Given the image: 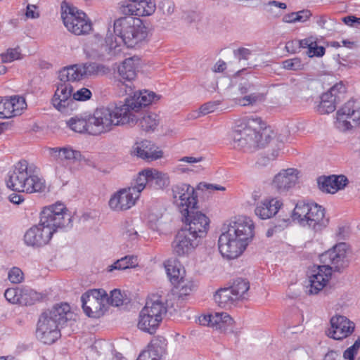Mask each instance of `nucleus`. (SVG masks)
<instances>
[{
  "label": "nucleus",
  "instance_id": "f257e3e1",
  "mask_svg": "<svg viewBox=\"0 0 360 360\" xmlns=\"http://www.w3.org/2000/svg\"><path fill=\"white\" fill-rule=\"evenodd\" d=\"M114 33L116 37L111 34H107L105 37V46H102L100 51L86 49L87 56L95 60H104L105 54L103 49L109 51L115 50L121 42H123L127 47H134L139 42L145 39L147 32L142 21L137 18L127 16L120 18L114 22Z\"/></svg>",
  "mask_w": 360,
  "mask_h": 360
},
{
  "label": "nucleus",
  "instance_id": "f03ea898",
  "mask_svg": "<svg viewBox=\"0 0 360 360\" xmlns=\"http://www.w3.org/2000/svg\"><path fill=\"white\" fill-rule=\"evenodd\" d=\"M254 223L245 216L232 220L218 240L219 250L224 257L229 259L239 257L246 249L254 236Z\"/></svg>",
  "mask_w": 360,
  "mask_h": 360
},
{
  "label": "nucleus",
  "instance_id": "7ed1b4c3",
  "mask_svg": "<svg viewBox=\"0 0 360 360\" xmlns=\"http://www.w3.org/2000/svg\"><path fill=\"white\" fill-rule=\"evenodd\" d=\"M73 316L68 303L54 305L39 316L37 324V338L44 344H53L61 335L60 328L70 321Z\"/></svg>",
  "mask_w": 360,
  "mask_h": 360
},
{
  "label": "nucleus",
  "instance_id": "20e7f679",
  "mask_svg": "<svg viewBox=\"0 0 360 360\" xmlns=\"http://www.w3.org/2000/svg\"><path fill=\"white\" fill-rule=\"evenodd\" d=\"M6 186L13 191L27 193L41 192L45 187L37 176V167L25 160L19 161L8 172Z\"/></svg>",
  "mask_w": 360,
  "mask_h": 360
},
{
  "label": "nucleus",
  "instance_id": "39448f33",
  "mask_svg": "<svg viewBox=\"0 0 360 360\" xmlns=\"http://www.w3.org/2000/svg\"><path fill=\"white\" fill-rule=\"evenodd\" d=\"M128 108L126 105H116L113 108H102L96 109L93 115H89L91 135L96 136L109 131L112 126L129 123L127 116Z\"/></svg>",
  "mask_w": 360,
  "mask_h": 360
},
{
  "label": "nucleus",
  "instance_id": "423d86ee",
  "mask_svg": "<svg viewBox=\"0 0 360 360\" xmlns=\"http://www.w3.org/2000/svg\"><path fill=\"white\" fill-rule=\"evenodd\" d=\"M292 218L301 226L316 232L322 231L329 223V219L325 216V209L314 202L299 201L293 210Z\"/></svg>",
  "mask_w": 360,
  "mask_h": 360
},
{
  "label": "nucleus",
  "instance_id": "0eeeda50",
  "mask_svg": "<svg viewBox=\"0 0 360 360\" xmlns=\"http://www.w3.org/2000/svg\"><path fill=\"white\" fill-rule=\"evenodd\" d=\"M261 122V119L258 117L249 119L245 127L235 129L231 133L233 148L246 150L263 146L262 134L253 127L254 124H260Z\"/></svg>",
  "mask_w": 360,
  "mask_h": 360
},
{
  "label": "nucleus",
  "instance_id": "6e6552de",
  "mask_svg": "<svg viewBox=\"0 0 360 360\" xmlns=\"http://www.w3.org/2000/svg\"><path fill=\"white\" fill-rule=\"evenodd\" d=\"M61 18L68 30L75 35H86L92 30L90 19L76 7L62 6Z\"/></svg>",
  "mask_w": 360,
  "mask_h": 360
},
{
  "label": "nucleus",
  "instance_id": "1a4fd4ad",
  "mask_svg": "<svg viewBox=\"0 0 360 360\" xmlns=\"http://www.w3.org/2000/svg\"><path fill=\"white\" fill-rule=\"evenodd\" d=\"M109 71V68L103 64L86 63L63 68L60 70V77L63 81H79L84 77L103 75Z\"/></svg>",
  "mask_w": 360,
  "mask_h": 360
},
{
  "label": "nucleus",
  "instance_id": "9d476101",
  "mask_svg": "<svg viewBox=\"0 0 360 360\" xmlns=\"http://www.w3.org/2000/svg\"><path fill=\"white\" fill-rule=\"evenodd\" d=\"M335 127L345 131L360 125V101L350 99L336 113Z\"/></svg>",
  "mask_w": 360,
  "mask_h": 360
},
{
  "label": "nucleus",
  "instance_id": "9b49d317",
  "mask_svg": "<svg viewBox=\"0 0 360 360\" xmlns=\"http://www.w3.org/2000/svg\"><path fill=\"white\" fill-rule=\"evenodd\" d=\"M173 203L182 214L196 208L198 195L193 186L187 184H179L172 188Z\"/></svg>",
  "mask_w": 360,
  "mask_h": 360
},
{
  "label": "nucleus",
  "instance_id": "f8f14e48",
  "mask_svg": "<svg viewBox=\"0 0 360 360\" xmlns=\"http://www.w3.org/2000/svg\"><path fill=\"white\" fill-rule=\"evenodd\" d=\"M349 245L345 243H340L331 249L320 255V260L323 265H328L331 271L342 272L349 264Z\"/></svg>",
  "mask_w": 360,
  "mask_h": 360
},
{
  "label": "nucleus",
  "instance_id": "ddd939ff",
  "mask_svg": "<svg viewBox=\"0 0 360 360\" xmlns=\"http://www.w3.org/2000/svg\"><path fill=\"white\" fill-rule=\"evenodd\" d=\"M108 300L105 290L93 289L84 293L81 297L84 313L91 318H99L103 314V309Z\"/></svg>",
  "mask_w": 360,
  "mask_h": 360
},
{
  "label": "nucleus",
  "instance_id": "4468645a",
  "mask_svg": "<svg viewBox=\"0 0 360 360\" xmlns=\"http://www.w3.org/2000/svg\"><path fill=\"white\" fill-rule=\"evenodd\" d=\"M57 231L40 217L38 224L30 227L24 235L25 243L33 248H40L48 244L53 233Z\"/></svg>",
  "mask_w": 360,
  "mask_h": 360
},
{
  "label": "nucleus",
  "instance_id": "2eb2a0df",
  "mask_svg": "<svg viewBox=\"0 0 360 360\" xmlns=\"http://www.w3.org/2000/svg\"><path fill=\"white\" fill-rule=\"evenodd\" d=\"M138 59L134 57L126 58L117 68V75L115 76V84L122 90V94L132 93L131 82L136 77Z\"/></svg>",
  "mask_w": 360,
  "mask_h": 360
},
{
  "label": "nucleus",
  "instance_id": "dca6fc26",
  "mask_svg": "<svg viewBox=\"0 0 360 360\" xmlns=\"http://www.w3.org/2000/svg\"><path fill=\"white\" fill-rule=\"evenodd\" d=\"M40 217L57 231L59 229L72 227L71 217L63 203H56L45 207L41 211Z\"/></svg>",
  "mask_w": 360,
  "mask_h": 360
},
{
  "label": "nucleus",
  "instance_id": "f3484780",
  "mask_svg": "<svg viewBox=\"0 0 360 360\" xmlns=\"http://www.w3.org/2000/svg\"><path fill=\"white\" fill-rule=\"evenodd\" d=\"M182 217L188 226V229H184V231L191 233V235L199 240L206 236L210 219L204 213L197 210V207L188 211V214H182Z\"/></svg>",
  "mask_w": 360,
  "mask_h": 360
},
{
  "label": "nucleus",
  "instance_id": "a211bd4d",
  "mask_svg": "<svg viewBox=\"0 0 360 360\" xmlns=\"http://www.w3.org/2000/svg\"><path fill=\"white\" fill-rule=\"evenodd\" d=\"M59 82L52 99L53 106L63 113H68L72 110L74 99H72L73 87L70 84L72 81L62 80L58 73Z\"/></svg>",
  "mask_w": 360,
  "mask_h": 360
},
{
  "label": "nucleus",
  "instance_id": "6ab92c4d",
  "mask_svg": "<svg viewBox=\"0 0 360 360\" xmlns=\"http://www.w3.org/2000/svg\"><path fill=\"white\" fill-rule=\"evenodd\" d=\"M330 328L327 335L335 340H342L349 336L354 330L355 324L346 316L337 315L330 319Z\"/></svg>",
  "mask_w": 360,
  "mask_h": 360
},
{
  "label": "nucleus",
  "instance_id": "aec40b11",
  "mask_svg": "<svg viewBox=\"0 0 360 360\" xmlns=\"http://www.w3.org/2000/svg\"><path fill=\"white\" fill-rule=\"evenodd\" d=\"M332 275L331 268L328 265H321L313 270L309 276V283L306 286V292L309 295H316L321 291L328 282Z\"/></svg>",
  "mask_w": 360,
  "mask_h": 360
},
{
  "label": "nucleus",
  "instance_id": "412c9836",
  "mask_svg": "<svg viewBox=\"0 0 360 360\" xmlns=\"http://www.w3.org/2000/svg\"><path fill=\"white\" fill-rule=\"evenodd\" d=\"M200 240L187 231L181 230L176 235L172 242L173 252L179 257L188 255L199 244Z\"/></svg>",
  "mask_w": 360,
  "mask_h": 360
},
{
  "label": "nucleus",
  "instance_id": "4be33fe9",
  "mask_svg": "<svg viewBox=\"0 0 360 360\" xmlns=\"http://www.w3.org/2000/svg\"><path fill=\"white\" fill-rule=\"evenodd\" d=\"M160 97L154 92L148 90L136 91L129 98L126 99L124 104L128 108L127 116L129 121H133L131 110L138 111L141 108L146 107L151 104L155 100H158Z\"/></svg>",
  "mask_w": 360,
  "mask_h": 360
},
{
  "label": "nucleus",
  "instance_id": "5701e85b",
  "mask_svg": "<svg viewBox=\"0 0 360 360\" xmlns=\"http://www.w3.org/2000/svg\"><path fill=\"white\" fill-rule=\"evenodd\" d=\"M127 4H123L120 9L124 15L148 16L152 15L155 9L156 4L153 0H129Z\"/></svg>",
  "mask_w": 360,
  "mask_h": 360
},
{
  "label": "nucleus",
  "instance_id": "b1692460",
  "mask_svg": "<svg viewBox=\"0 0 360 360\" xmlns=\"http://www.w3.org/2000/svg\"><path fill=\"white\" fill-rule=\"evenodd\" d=\"M139 195H135L129 188L120 189L114 193L110 200L109 206L114 211H123L135 205Z\"/></svg>",
  "mask_w": 360,
  "mask_h": 360
},
{
  "label": "nucleus",
  "instance_id": "393cba45",
  "mask_svg": "<svg viewBox=\"0 0 360 360\" xmlns=\"http://www.w3.org/2000/svg\"><path fill=\"white\" fill-rule=\"evenodd\" d=\"M297 175L298 171L296 169H283L274 176L272 186L278 193L286 191L296 184Z\"/></svg>",
  "mask_w": 360,
  "mask_h": 360
},
{
  "label": "nucleus",
  "instance_id": "a878e982",
  "mask_svg": "<svg viewBox=\"0 0 360 360\" xmlns=\"http://www.w3.org/2000/svg\"><path fill=\"white\" fill-rule=\"evenodd\" d=\"M283 205V202L276 198H266L256 205L255 214L261 219H270L275 216Z\"/></svg>",
  "mask_w": 360,
  "mask_h": 360
},
{
  "label": "nucleus",
  "instance_id": "bb28decb",
  "mask_svg": "<svg viewBox=\"0 0 360 360\" xmlns=\"http://www.w3.org/2000/svg\"><path fill=\"white\" fill-rule=\"evenodd\" d=\"M48 151L51 160L58 163L81 161L82 158L81 153L70 146L49 148Z\"/></svg>",
  "mask_w": 360,
  "mask_h": 360
},
{
  "label": "nucleus",
  "instance_id": "cd10ccee",
  "mask_svg": "<svg viewBox=\"0 0 360 360\" xmlns=\"http://www.w3.org/2000/svg\"><path fill=\"white\" fill-rule=\"evenodd\" d=\"M319 188L323 192L335 193L343 189L348 183L347 178L344 175H332L321 176L317 179Z\"/></svg>",
  "mask_w": 360,
  "mask_h": 360
},
{
  "label": "nucleus",
  "instance_id": "c85d7f7f",
  "mask_svg": "<svg viewBox=\"0 0 360 360\" xmlns=\"http://www.w3.org/2000/svg\"><path fill=\"white\" fill-rule=\"evenodd\" d=\"M133 152L136 155L144 160H156L162 157V151L157 150L155 146L148 140L136 142L133 146Z\"/></svg>",
  "mask_w": 360,
  "mask_h": 360
},
{
  "label": "nucleus",
  "instance_id": "c756f323",
  "mask_svg": "<svg viewBox=\"0 0 360 360\" xmlns=\"http://www.w3.org/2000/svg\"><path fill=\"white\" fill-rule=\"evenodd\" d=\"M238 89L241 94L245 95L238 99V103L241 106L252 105L264 100V94L253 92L254 86L249 83L240 84Z\"/></svg>",
  "mask_w": 360,
  "mask_h": 360
},
{
  "label": "nucleus",
  "instance_id": "7c9ffc66",
  "mask_svg": "<svg viewBox=\"0 0 360 360\" xmlns=\"http://www.w3.org/2000/svg\"><path fill=\"white\" fill-rule=\"evenodd\" d=\"M211 326L224 333H233V319L226 312H216L211 316Z\"/></svg>",
  "mask_w": 360,
  "mask_h": 360
},
{
  "label": "nucleus",
  "instance_id": "2f4dec72",
  "mask_svg": "<svg viewBox=\"0 0 360 360\" xmlns=\"http://www.w3.org/2000/svg\"><path fill=\"white\" fill-rule=\"evenodd\" d=\"M141 311L154 316L155 321L160 320L162 321L163 315L166 314L167 308L160 297L154 295L147 300Z\"/></svg>",
  "mask_w": 360,
  "mask_h": 360
},
{
  "label": "nucleus",
  "instance_id": "473e14b6",
  "mask_svg": "<svg viewBox=\"0 0 360 360\" xmlns=\"http://www.w3.org/2000/svg\"><path fill=\"white\" fill-rule=\"evenodd\" d=\"M165 270L171 283L174 285L181 281L185 275V270L176 260H167L165 263Z\"/></svg>",
  "mask_w": 360,
  "mask_h": 360
},
{
  "label": "nucleus",
  "instance_id": "72a5a7b5",
  "mask_svg": "<svg viewBox=\"0 0 360 360\" xmlns=\"http://www.w3.org/2000/svg\"><path fill=\"white\" fill-rule=\"evenodd\" d=\"M67 125L75 132L87 133L91 135L90 127L92 124L89 122V115L71 117L67 121Z\"/></svg>",
  "mask_w": 360,
  "mask_h": 360
},
{
  "label": "nucleus",
  "instance_id": "f704fd0d",
  "mask_svg": "<svg viewBox=\"0 0 360 360\" xmlns=\"http://www.w3.org/2000/svg\"><path fill=\"white\" fill-rule=\"evenodd\" d=\"M154 319H155L154 316L141 311L139 314V322L137 324L138 328L140 330L144 332H147L150 334L155 333L161 321H155Z\"/></svg>",
  "mask_w": 360,
  "mask_h": 360
},
{
  "label": "nucleus",
  "instance_id": "c9c22d12",
  "mask_svg": "<svg viewBox=\"0 0 360 360\" xmlns=\"http://www.w3.org/2000/svg\"><path fill=\"white\" fill-rule=\"evenodd\" d=\"M300 48H307V55L309 57H321L325 54V48L317 45V39L311 36L297 41Z\"/></svg>",
  "mask_w": 360,
  "mask_h": 360
},
{
  "label": "nucleus",
  "instance_id": "e433bc0d",
  "mask_svg": "<svg viewBox=\"0 0 360 360\" xmlns=\"http://www.w3.org/2000/svg\"><path fill=\"white\" fill-rule=\"evenodd\" d=\"M214 300L221 307H231L235 302L238 301L229 288L219 290L214 295Z\"/></svg>",
  "mask_w": 360,
  "mask_h": 360
},
{
  "label": "nucleus",
  "instance_id": "4c0bfd02",
  "mask_svg": "<svg viewBox=\"0 0 360 360\" xmlns=\"http://www.w3.org/2000/svg\"><path fill=\"white\" fill-rule=\"evenodd\" d=\"M152 174L150 169H144L140 172L129 187L135 195H139L148 186L149 187V175Z\"/></svg>",
  "mask_w": 360,
  "mask_h": 360
},
{
  "label": "nucleus",
  "instance_id": "58836bf2",
  "mask_svg": "<svg viewBox=\"0 0 360 360\" xmlns=\"http://www.w3.org/2000/svg\"><path fill=\"white\" fill-rule=\"evenodd\" d=\"M152 174L149 175V187L161 189L169 184V176L157 169H150Z\"/></svg>",
  "mask_w": 360,
  "mask_h": 360
},
{
  "label": "nucleus",
  "instance_id": "ea45409f",
  "mask_svg": "<svg viewBox=\"0 0 360 360\" xmlns=\"http://www.w3.org/2000/svg\"><path fill=\"white\" fill-rule=\"evenodd\" d=\"M138 258L135 255H127L120 259H117L112 265L108 267V271L113 270H124L130 268H135L138 266Z\"/></svg>",
  "mask_w": 360,
  "mask_h": 360
},
{
  "label": "nucleus",
  "instance_id": "a19ab883",
  "mask_svg": "<svg viewBox=\"0 0 360 360\" xmlns=\"http://www.w3.org/2000/svg\"><path fill=\"white\" fill-rule=\"evenodd\" d=\"M338 103L330 94L325 92L321 96V101L317 105L316 110L321 115L329 114L335 111Z\"/></svg>",
  "mask_w": 360,
  "mask_h": 360
},
{
  "label": "nucleus",
  "instance_id": "79ce46f5",
  "mask_svg": "<svg viewBox=\"0 0 360 360\" xmlns=\"http://www.w3.org/2000/svg\"><path fill=\"white\" fill-rule=\"evenodd\" d=\"M19 297L20 304L32 305L34 304L37 301L40 300L42 298V296L40 293L32 289L28 288H20Z\"/></svg>",
  "mask_w": 360,
  "mask_h": 360
},
{
  "label": "nucleus",
  "instance_id": "37998d69",
  "mask_svg": "<svg viewBox=\"0 0 360 360\" xmlns=\"http://www.w3.org/2000/svg\"><path fill=\"white\" fill-rule=\"evenodd\" d=\"M159 121V116L157 114L148 112L139 120V125L142 129L146 131H153L158 125Z\"/></svg>",
  "mask_w": 360,
  "mask_h": 360
},
{
  "label": "nucleus",
  "instance_id": "c03bdc74",
  "mask_svg": "<svg viewBox=\"0 0 360 360\" xmlns=\"http://www.w3.org/2000/svg\"><path fill=\"white\" fill-rule=\"evenodd\" d=\"M249 288V282L241 278L236 279L233 281V285L229 287V289L231 290L232 293H233L234 296H236L238 300L243 297Z\"/></svg>",
  "mask_w": 360,
  "mask_h": 360
},
{
  "label": "nucleus",
  "instance_id": "a18cd8bd",
  "mask_svg": "<svg viewBox=\"0 0 360 360\" xmlns=\"http://www.w3.org/2000/svg\"><path fill=\"white\" fill-rule=\"evenodd\" d=\"M12 97L0 101V117L10 118L13 117Z\"/></svg>",
  "mask_w": 360,
  "mask_h": 360
},
{
  "label": "nucleus",
  "instance_id": "49530a36",
  "mask_svg": "<svg viewBox=\"0 0 360 360\" xmlns=\"http://www.w3.org/2000/svg\"><path fill=\"white\" fill-rule=\"evenodd\" d=\"M174 287L179 290L180 296H186L194 290L195 285L192 281L186 280L184 278L181 279V281L176 283Z\"/></svg>",
  "mask_w": 360,
  "mask_h": 360
},
{
  "label": "nucleus",
  "instance_id": "de8ad7c7",
  "mask_svg": "<svg viewBox=\"0 0 360 360\" xmlns=\"http://www.w3.org/2000/svg\"><path fill=\"white\" fill-rule=\"evenodd\" d=\"M304 65L299 58L285 60L282 62V68L288 70L297 71L304 69Z\"/></svg>",
  "mask_w": 360,
  "mask_h": 360
},
{
  "label": "nucleus",
  "instance_id": "09e8293b",
  "mask_svg": "<svg viewBox=\"0 0 360 360\" xmlns=\"http://www.w3.org/2000/svg\"><path fill=\"white\" fill-rule=\"evenodd\" d=\"M328 94H330L333 98H335L338 103H339L342 96L346 92L345 86L342 82L336 83L333 85L328 91H326Z\"/></svg>",
  "mask_w": 360,
  "mask_h": 360
},
{
  "label": "nucleus",
  "instance_id": "8fccbe9b",
  "mask_svg": "<svg viewBox=\"0 0 360 360\" xmlns=\"http://www.w3.org/2000/svg\"><path fill=\"white\" fill-rule=\"evenodd\" d=\"M360 349V336L355 340L354 343L348 347L343 352V358L345 360H355V356Z\"/></svg>",
  "mask_w": 360,
  "mask_h": 360
},
{
  "label": "nucleus",
  "instance_id": "3c124183",
  "mask_svg": "<svg viewBox=\"0 0 360 360\" xmlns=\"http://www.w3.org/2000/svg\"><path fill=\"white\" fill-rule=\"evenodd\" d=\"M20 288H10L4 292V297L6 300L11 304H20Z\"/></svg>",
  "mask_w": 360,
  "mask_h": 360
},
{
  "label": "nucleus",
  "instance_id": "603ef678",
  "mask_svg": "<svg viewBox=\"0 0 360 360\" xmlns=\"http://www.w3.org/2000/svg\"><path fill=\"white\" fill-rule=\"evenodd\" d=\"M12 103L13 104V117L20 115L22 110L27 106L25 100L22 97L20 96H13Z\"/></svg>",
  "mask_w": 360,
  "mask_h": 360
},
{
  "label": "nucleus",
  "instance_id": "864d4df0",
  "mask_svg": "<svg viewBox=\"0 0 360 360\" xmlns=\"http://www.w3.org/2000/svg\"><path fill=\"white\" fill-rule=\"evenodd\" d=\"M8 278L12 283H20L24 279V274L18 267H13L8 271Z\"/></svg>",
  "mask_w": 360,
  "mask_h": 360
},
{
  "label": "nucleus",
  "instance_id": "5fc2aeb1",
  "mask_svg": "<svg viewBox=\"0 0 360 360\" xmlns=\"http://www.w3.org/2000/svg\"><path fill=\"white\" fill-rule=\"evenodd\" d=\"M111 305L119 307L123 304V295L120 290L115 289L110 292V297L107 300Z\"/></svg>",
  "mask_w": 360,
  "mask_h": 360
},
{
  "label": "nucleus",
  "instance_id": "6e6d98bb",
  "mask_svg": "<svg viewBox=\"0 0 360 360\" xmlns=\"http://www.w3.org/2000/svg\"><path fill=\"white\" fill-rule=\"evenodd\" d=\"M20 58V52L18 49H9L6 53L1 54V60L4 63H11Z\"/></svg>",
  "mask_w": 360,
  "mask_h": 360
},
{
  "label": "nucleus",
  "instance_id": "4d7b16f0",
  "mask_svg": "<svg viewBox=\"0 0 360 360\" xmlns=\"http://www.w3.org/2000/svg\"><path fill=\"white\" fill-rule=\"evenodd\" d=\"M91 96V92L89 89L86 88H82L81 89L77 91L75 93L72 94V99H74V104L75 103V101H86L89 99Z\"/></svg>",
  "mask_w": 360,
  "mask_h": 360
},
{
  "label": "nucleus",
  "instance_id": "13d9d810",
  "mask_svg": "<svg viewBox=\"0 0 360 360\" xmlns=\"http://www.w3.org/2000/svg\"><path fill=\"white\" fill-rule=\"evenodd\" d=\"M235 58L239 61L242 60H248L252 55V51L249 49L241 47L233 51Z\"/></svg>",
  "mask_w": 360,
  "mask_h": 360
},
{
  "label": "nucleus",
  "instance_id": "bf43d9fd",
  "mask_svg": "<svg viewBox=\"0 0 360 360\" xmlns=\"http://www.w3.org/2000/svg\"><path fill=\"white\" fill-rule=\"evenodd\" d=\"M219 105V101H210L202 105L200 108V113L202 115H207L215 110L217 107Z\"/></svg>",
  "mask_w": 360,
  "mask_h": 360
},
{
  "label": "nucleus",
  "instance_id": "052dcab7",
  "mask_svg": "<svg viewBox=\"0 0 360 360\" xmlns=\"http://www.w3.org/2000/svg\"><path fill=\"white\" fill-rule=\"evenodd\" d=\"M312 15L311 12L308 9H303L297 12H295L296 22H305Z\"/></svg>",
  "mask_w": 360,
  "mask_h": 360
},
{
  "label": "nucleus",
  "instance_id": "680f3d73",
  "mask_svg": "<svg viewBox=\"0 0 360 360\" xmlns=\"http://www.w3.org/2000/svg\"><path fill=\"white\" fill-rule=\"evenodd\" d=\"M136 360H160V357L153 349L142 352Z\"/></svg>",
  "mask_w": 360,
  "mask_h": 360
},
{
  "label": "nucleus",
  "instance_id": "e2e57ef3",
  "mask_svg": "<svg viewBox=\"0 0 360 360\" xmlns=\"http://www.w3.org/2000/svg\"><path fill=\"white\" fill-rule=\"evenodd\" d=\"M123 236L131 240H134L137 238L138 233L136 230L131 226H127L123 231Z\"/></svg>",
  "mask_w": 360,
  "mask_h": 360
},
{
  "label": "nucleus",
  "instance_id": "0e129e2a",
  "mask_svg": "<svg viewBox=\"0 0 360 360\" xmlns=\"http://www.w3.org/2000/svg\"><path fill=\"white\" fill-rule=\"evenodd\" d=\"M199 189H207V190H215V191H224L226 190L225 187L217 185V184H208V183H200L198 185Z\"/></svg>",
  "mask_w": 360,
  "mask_h": 360
},
{
  "label": "nucleus",
  "instance_id": "69168bd1",
  "mask_svg": "<svg viewBox=\"0 0 360 360\" xmlns=\"http://www.w3.org/2000/svg\"><path fill=\"white\" fill-rule=\"evenodd\" d=\"M26 17L28 18H37L39 16L37 11V6L34 5H27L25 13Z\"/></svg>",
  "mask_w": 360,
  "mask_h": 360
},
{
  "label": "nucleus",
  "instance_id": "338daca9",
  "mask_svg": "<svg viewBox=\"0 0 360 360\" xmlns=\"http://www.w3.org/2000/svg\"><path fill=\"white\" fill-rule=\"evenodd\" d=\"M343 22L349 26H353L354 23H358L360 25V18H356L353 15H348L342 19Z\"/></svg>",
  "mask_w": 360,
  "mask_h": 360
},
{
  "label": "nucleus",
  "instance_id": "774afa93",
  "mask_svg": "<svg viewBox=\"0 0 360 360\" xmlns=\"http://www.w3.org/2000/svg\"><path fill=\"white\" fill-rule=\"evenodd\" d=\"M283 22L285 23H296V18L295 17V12H292L285 15L282 19Z\"/></svg>",
  "mask_w": 360,
  "mask_h": 360
}]
</instances>
